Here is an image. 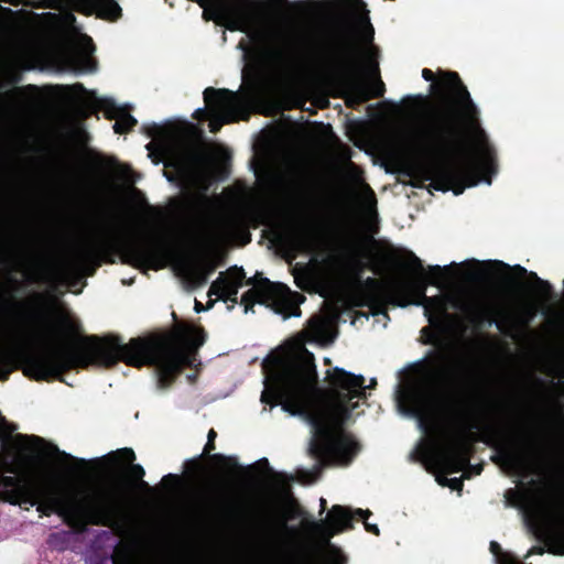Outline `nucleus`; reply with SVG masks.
Masks as SVG:
<instances>
[{
	"instance_id": "29",
	"label": "nucleus",
	"mask_w": 564,
	"mask_h": 564,
	"mask_svg": "<svg viewBox=\"0 0 564 564\" xmlns=\"http://www.w3.org/2000/svg\"><path fill=\"white\" fill-rule=\"evenodd\" d=\"M212 241H213V236H212L210 230L208 229V227L205 224L199 223L196 226V228L193 232V236H192L193 246L198 250H204L210 246Z\"/></svg>"
},
{
	"instance_id": "26",
	"label": "nucleus",
	"mask_w": 564,
	"mask_h": 564,
	"mask_svg": "<svg viewBox=\"0 0 564 564\" xmlns=\"http://www.w3.org/2000/svg\"><path fill=\"white\" fill-rule=\"evenodd\" d=\"M402 411L406 414L419 416L421 414L419 394L411 389L404 390L399 395Z\"/></svg>"
},
{
	"instance_id": "64",
	"label": "nucleus",
	"mask_w": 564,
	"mask_h": 564,
	"mask_svg": "<svg viewBox=\"0 0 564 564\" xmlns=\"http://www.w3.org/2000/svg\"><path fill=\"white\" fill-rule=\"evenodd\" d=\"M26 88H28V89H32V90H33V89H36V87H35V86H33V85H29Z\"/></svg>"
},
{
	"instance_id": "34",
	"label": "nucleus",
	"mask_w": 564,
	"mask_h": 564,
	"mask_svg": "<svg viewBox=\"0 0 564 564\" xmlns=\"http://www.w3.org/2000/svg\"><path fill=\"white\" fill-rule=\"evenodd\" d=\"M216 506L219 507L221 506V509H224L226 511V513L230 514V516H236V514H240L241 513V508H238L237 505H228L227 502L225 503V500L221 499H217L216 501Z\"/></svg>"
},
{
	"instance_id": "36",
	"label": "nucleus",
	"mask_w": 564,
	"mask_h": 564,
	"mask_svg": "<svg viewBox=\"0 0 564 564\" xmlns=\"http://www.w3.org/2000/svg\"><path fill=\"white\" fill-rule=\"evenodd\" d=\"M441 485L448 486L454 490H462L464 484L462 478H443L438 480Z\"/></svg>"
},
{
	"instance_id": "54",
	"label": "nucleus",
	"mask_w": 564,
	"mask_h": 564,
	"mask_svg": "<svg viewBox=\"0 0 564 564\" xmlns=\"http://www.w3.org/2000/svg\"><path fill=\"white\" fill-rule=\"evenodd\" d=\"M217 437V433L214 429H210L208 434H207V440L208 441H214L215 442V438Z\"/></svg>"
},
{
	"instance_id": "11",
	"label": "nucleus",
	"mask_w": 564,
	"mask_h": 564,
	"mask_svg": "<svg viewBox=\"0 0 564 564\" xmlns=\"http://www.w3.org/2000/svg\"><path fill=\"white\" fill-rule=\"evenodd\" d=\"M330 394L336 403L340 414L347 417L352 410L357 408V403L351 401L366 398L365 378L361 375H355L343 368L334 367L326 371ZM377 384L376 379L370 380L368 388Z\"/></svg>"
},
{
	"instance_id": "18",
	"label": "nucleus",
	"mask_w": 564,
	"mask_h": 564,
	"mask_svg": "<svg viewBox=\"0 0 564 564\" xmlns=\"http://www.w3.org/2000/svg\"><path fill=\"white\" fill-rule=\"evenodd\" d=\"M477 264L482 265L486 270H500L505 272L513 271L519 278L528 276L535 289V292L540 300L542 302H547L556 297V294L554 293L552 284L541 279L535 272L528 271L524 267L520 264H516L513 267H510L508 263H505L500 260H489V261H475Z\"/></svg>"
},
{
	"instance_id": "60",
	"label": "nucleus",
	"mask_w": 564,
	"mask_h": 564,
	"mask_svg": "<svg viewBox=\"0 0 564 564\" xmlns=\"http://www.w3.org/2000/svg\"><path fill=\"white\" fill-rule=\"evenodd\" d=\"M544 550L542 547H536V553L543 554Z\"/></svg>"
},
{
	"instance_id": "63",
	"label": "nucleus",
	"mask_w": 564,
	"mask_h": 564,
	"mask_svg": "<svg viewBox=\"0 0 564 564\" xmlns=\"http://www.w3.org/2000/svg\"><path fill=\"white\" fill-rule=\"evenodd\" d=\"M213 305H214V302H213V301H209V302L207 303V308L212 307Z\"/></svg>"
},
{
	"instance_id": "51",
	"label": "nucleus",
	"mask_w": 564,
	"mask_h": 564,
	"mask_svg": "<svg viewBox=\"0 0 564 564\" xmlns=\"http://www.w3.org/2000/svg\"><path fill=\"white\" fill-rule=\"evenodd\" d=\"M466 467H468V470H473L474 474L476 475H479L482 470V466L481 465H476V466H473V465H466Z\"/></svg>"
},
{
	"instance_id": "12",
	"label": "nucleus",
	"mask_w": 564,
	"mask_h": 564,
	"mask_svg": "<svg viewBox=\"0 0 564 564\" xmlns=\"http://www.w3.org/2000/svg\"><path fill=\"white\" fill-rule=\"evenodd\" d=\"M203 9V19L230 31H245L252 15L245 0H212Z\"/></svg>"
},
{
	"instance_id": "4",
	"label": "nucleus",
	"mask_w": 564,
	"mask_h": 564,
	"mask_svg": "<svg viewBox=\"0 0 564 564\" xmlns=\"http://www.w3.org/2000/svg\"><path fill=\"white\" fill-rule=\"evenodd\" d=\"M251 45L243 41L239 47L250 63L243 68V79L250 77L258 85L263 73L286 76L295 69L307 48L308 35L302 31L272 28L254 29L248 33Z\"/></svg>"
},
{
	"instance_id": "14",
	"label": "nucleus",
	"mask_w": 564,
	"mask_h": 564,
	"mask_svg": "<svg viewBox=\"0 0 564 564\" xmlns=\"http://www.w3.org/2000/svg\"><path fill=\"white\" fill-rule=\"evenodd\" d=\"M154 243H162L167 248V256L164 259V268L167 261L176 262L184 271L187 280L194 288H200L208 282L209 275L215 271L216 263L206 258L194 259L178 252L172 245L159 237H151L148 239V246Z\"/></svg>"
},
{
	"instance_id": "38",
	"label": "nucleus",
	"mask_w": 564,
	"mask_h": 564,
	"mask_svg": "<svg viewBox=\"0 0 564 564\" xmlns=\"http://www.w3.org/2000/svg\"><path fill=\"white\" fill-rule=\"evenodd\" d=\"M108 164L111 165V166H117L118 167V174L120 177H124L127 175L128 172H130V167L127 166V165H119L118 161L115 159V158H110L108 160Z\"/></svg>"
},
{
	"instance_id": "27",
	"label": "nucleus",
	"mask_w": 564,
	"mask_h": 564,
	"mask_svg": "<svg viewBox=\"0 0 564 564\" xmlns=\"http://www.w3.org/2000/svg\"><path fill=\"white\" fill-rule=\"evenodd\" d=\"M408 282H401V281H395V282H392L388 285H384L381 281H379L378 279L376 278H371V276H368L367 279H365L362 281V285L366 290H368L369 292H371L373 295H378L382 292H384L389 299V302L391 304H393L392 302V289L394 285L397 284H406Z\"/></svg>"
},
{
	"instance_id": "32",
	"label": "nucleus",
	"mask_w": 564,
	"mask_h": 564,
	"mask_svg": "<svg viewBox=\"0 0 564 564\" xmlns=\"http://www.w3.org/2000/svg\"><path fill=\"white\" fill-rule=\"evenodd\" d=\"M355 514L358 516L360 519H362L365 528H366V530L368 532H370V533H372L375 535H379L380 534V530H379L377 524H370V523L367 522L368 517L371 516L370 510H368V509L367 510L357 509L355 511Z\"/></svg>"
},
{
	"instance_id": "13",
	"label": "nucleus",
	"mask_w": 564,
	"mask_h": 564,
	"mask_svg": "<svg viewBox=\"0 0 564 564\" xmlns=\"http://www.w3.org/2000/svg\"><path fill=\"white\" fill-rule=\"evenodd\" d=\"M204 101L210 108L209 131L217 133L224 124L236 122L240 102L237 93L227 88L207 87L204 93Z\"/></svg>"
},
{
	"instance_id": "50",
	"label": "nucleus",
	"mask_w": 564,
	"mask_h": 564,
	"mask_svg": "<svg viewBox=\"0 0 564 564\" xmlns=\"http://www.w3.org/2000/svg\"><path fill=\"white\" fill-rule=\"evenodd\" d=\"M384 93V84L382 80L379 79L378 82V88L375 91V97H381Z\"/></svg>"
},
{
	"instance_id": "33",
	"label": "nucleus",
	"mask_w": 564,
	"mask_h": 564,
	"mask_svg": "<svg viewBox=\"0 0 564 564\" xmlns=\"http://www.w3.org/2000/svg\"><path fill=\"white\" fill-rule=\"evenodd\" d=\"M506 499L512 507H519L523 501V495L516 489H508L506 492Z\"/></svg>"
},
{
	"instance_id": "52",
	"label": "nucleus",
	"mask_w": 564,
	"mask_h": 564,
	"mask_svg": "<svg viewBox=\"0 0 564 564\" xmlns=\"http://www.w3.org/2000/svg\"><path fill=\"white\" fill-rule=\"evenodd\" d=\"M96 67V63L89 58L85 59V68L88 70H94Z\"/></svg>"
},
{
	"instance_id": "59",
	"label": "nucleus",
	"mask_w": 564,
	"mask_h": 564,
	"mask_svg": "<svg viewBox=\"0 0 564 564\" xmlns=\"http://www.w3.org/2000/svg\"><path fill=\"white\" fill-rule=\"evenodd\" d=\"M505 282H506V283H511V282H513V280H512V278H511L509 274H507V275L505 276Z\"/></svg>"
},
{
	"instance_id": "2",
	"label": "nucleus",
	"mask_w": 564,
	"mask_h": 564,
	"mask_svg": "<svg viewBox=\"0 0 564 564\" xmlns=\"http://www.w3.org/2000/svg\"><path fill=\"white\" fill-rule=\"evenodd\" d=\"M318 376L314 355L303 348L274 376L272 383L261 393V402L281 405L291 415L306 417L322 438L312 453L322 467L330 464L349 465L361 449L360 443L343 430L334 433L315 413Z\"/></svg>"
},
{
	"instance_id": "43",
	"label": "nucleus",
	"mask_w": 564,
	"mask_h": 564,
	"mask_svg": "<svg viewBox=\"0 0 564 564\" xmlns=\"http://www.w3.org/2000/svg\"><path fill=\"white\" fill-rule=\"evenodd\" d=\"M164 484H172L173 486L180 484L181 477L176 474H167L162 478Z\"/></svg>"
},
{
	"instance_id": "28",
	"label": "nucleus",
	"mask_w": 564,
	"mask_h": 564,
	"mask_svg": "<svg viewBox=\"0 0 564 564\" xmlns=\"http://www.w3.org/2000/svg\"><path fill=\"white\" fill-rule=\"evenodd\" d=\"M291 238L294 245L300 248L311 246L315 240V228L311 225L295 228L291 235Z\"/></svg>"
},
{
	"instance_id": "8",
	"label": "nucleus",
	"mask_w": 564,
	"mask_h": 564,
	"mask_svg": "<svg viewBox=\"0 0 564 564\" xmlns=\"http://www.w3.org/2000/svg\"><path fill=\"white\" fill-rule=\"evenodd\" d=\"M410 261L409 268L417 275L406 284H397L392 289L393 305L406 307L408 305L423 306L429 323L434 325L447 313V300L443 295L427 296V285L441 286L448 267L430 265L429 274L424 272L422 260L412 251H406Z\"/></svg>"
},
{
	"instance_id": "55",
	"label": "nucleus",
	"mask_w": 564,
	"mask_h": 564,
	"mask_svg": "<svg viewBox=\"0 0 564 564\" xmlns=\"http://www.w3.org/2000/svg\"><path fill=\"white\" fill-rule=\"evenodd\" d=\"M4 471L9 473V474H15L17 469H15V467L13 465L7 464L6 467H4Z\"/></svg>"
},
{
	"instance_id": "48",
	"label": "nucleus",
	"mask_w": 564,
	"mask_h": 564,
	"mask_svg": "<svg viewBox=\"0 0 564 564\" xmlns=\"http://www.w3.org/2000/svg\"><path fill=\"white\" fill-rule=\"evenodd\" d=\"M215 448H216L215 442L212 440L210 441L207 440V443L205 444V447H204L203 455H209L210 452H213Z\"/></svg>"
},
{
	"instance_id": "22",
	"label": "nucleus",
	"mask_w": 564,
	"mask_h": 564,
	"mask_svg": "<svg viewBox=\"0 0 564 564\" xmlns=\"http://www.w3.org/2000/svg\"><path fill=\"white\" fill-rule=\"evenodd\" d=\"M307 333L313 340L317 343H333L334 336L332 335L330 324L322 316H314L307 322Z\"/></svg>"
},
{
	"instance_id": "42",
	"label": "nucleus",
	"mask_w": 564,
	"mask_h": 564,
	"mask_svg": "<svg viewBox=\"0 0 564 564\" xmlns=\"http://www.w3.org/2000/svg\"><path fill=\"white\" fill-rule=\"evenodd\" d=\"M144 130H145L147 134H148L149 137H151V138H155V137H158L159 134H161V132H162L161 127H160V126H158V124H155V123H153V124H152V126H150V127H145V128H144Z\"/></svg>"
},
{
	"instance_id": "1",
	"label": "nucleus",
	"mask_w": 564,
	"mask_h": 564,
	"mask_svg": "<svg viewBox=\"0 0 564 564\" xmlns=\"http://www.w3.org/2000/svg\"><path fill=\"white\" fill-rule=\"evenodd\" d=\"M422 77L438 100L427 113L415 147L414 167L435 191L460 195L478 185L481 172H497L496 153L480 127L479 109L456 72H443L438 83L430 68Z\"/></svg>"
},
{
	"instance_id": "19",
	"label": "nucleus",
	"mask_w": 564,
	"mask_h": 564,
	"mask_svg": "<svg viewBox=\"0 0 564 564\" xmlns=\"http://www.w3.org/2000/svg\"><path fill=\"white\" fill-rule=\"evenodd\" d=\"M99 108L105 112L107 119L117 120L113 124V131L118 134L128 133L138 124V120L129 113V110L118 106L111 98L100 99Z\"/></svg>"
},
{
	"instance_id": "58",
	"label": "nucleus",
	"mask_w": 564,
	"mask_h": 564,
	"mask_svg": "<svg viewBox=\"0 0 564 564\" xmlns=\"http://www.w3.org/2000/svg\"><path fill=\"white\" fill-rule=\"evenodd\" d=\"M473 429H479V425L477 423H469L468 424V430H473Z\"/></svg>"
},
{
	"instance_id": "31",
	"label": "nucleus",
	"mask_w": 564,
	"mask_h": 564,
	"mask_svg": "<svg viewBox=\"0 0 564 564\" xmlns=\"http://www.w3.org/2000/svg\"><path fill=\"white\" fill-rule=\"evenodd\" d=\"M58 323L65 333L75 334L79 332V324L68 314H64L58 318Z\"/></svg>"
},
{
	"instance_id": "7",
	"label": "nucleus",
	"mask_w": 564,
	"mask_h": 564,
	"mask_svg": "<svg viewBox=\"0 0 564 564\" xmlns=\"http://www.w3.org/2000/svg\"><path fill=\"white\" fill-rule=\"evenodd\" d=\"M319 63L328 77L341 83L356 102L371 98L362 83L360 50L350 24L337 23L327 34Z\"/></svg>"
},
{
	"instance_id": "47",
	"label": "nucleus",
	"mask_w": 564,
	"mask_h": 564,
	"mask_svg": "<svg viewBox=\"0 0 564 564\" xmlns=\"http://www.w3.org/2000/svg\"><path fill=\"white\" fill-rule=\"evenodd\" d=\"M19 438H22V440H26V441H30V442H33L35 444H39V443H43L44 440L40 436H35V435H32V436H28V435H22V434H19L18 435Z\"/></svg>"
},
{
	"instance_id": "24",
	"label": "nucleus",
	"mask_w": 564,
	"mask_h": 564,
	"mask_svg": "<svg viewBox=\"0 0 564 564\" xmlns=\"http://www.w3.org/2000/svg\"><path fill=\"white\" fill-rule=\"evenodd\" d=\"M176 340L192 348H199L206 340V333L203 328L181 327L176 332Z\"/></svg>"
},
{
	"instance_id": "6",
	"label": "nucleus",
	"mask_w": 564,
	"mask_h": 564,
	"mask_svg": "<svg viewBox=\"0 0 564 564\" xmlns=\"http://www.w3.org/2000/svg\"><path fill=\"white\" fill-rule=\"evenodd\" d=\"M243 285H251V289L242 294L240 301L246 313L251 311L256 303H259L272 307L284 318L301 315L299 305L289 299L290 289L286 285L271 282L261 273L247 279L243 268L237 265L219 273V276L212 283L208 295L216 294L221 301L236 304L238 303V291Z\"/></svg>"
},
{
	"instance_id": "53",
	"label": "nucleus",
	"mask_w": 564,
	"mask_h": 564,
	"mask_svg": "<svg viewBox=\"0 0 564 564\" xmlns=\"http://www.w3.org/2000/svg\"><path fill=\"white\" fill-rule=\"evenodd\" d=\"M267 529H268V525L264 521H260L257 523V530L264 532V531H267Z\"/></svg>"
},
{
	"instance_id": "56",
	"label": "nucleus",
	"mask_w": 564,
	"mask_h": 564,
	"mask_svg": "<svg viewBox=\"0 0 564 564\" xmlns=\"http://www.w3.org/2000/svg\"><path fill=\"white\" fill-rule=\"evenodd\" d=\"M319 503H321V513L324 512L327 508V501L325 498H321L319 499Z\"/></svg>"
},
{
	"instance_id": "41",
	"label": "nucleus",
	"mask_w": 564,
	"mask_h": 564,
	"mask_svg": "<svg viewBox=\"0 0 564 564\" xmlns=\"http://www.w3.org/2000/svg\"><path fill=\"white\" fill-rule=\"evenodd\" d=\"M299 564H322V563L313 561V560H304V561L300 562ZM323 564H344V563L340 557H330Z\"/></svg>"
},
{
	"instance_id": "61",
	"label": "nucleus",
	"mask_w": 564,
	"mask_h": 564,
	"mask_svg": "<svg viewBox=\"0 0 564 564\" xmlns=\"http://www.w3.org/2000/svg\"><path fill=\"white\" fill-rule=\"evenodd\" d=\"M76 88H79L80 90H85L84 86L82 84L75 85Z\"/></svg>"
},
{
	"instance_id": "20",
	"label": "nucleus",
	"mask_w": 564,
	"mask_h": 564,
	"mask_svg": "<svg viewBox=\"0 0 564 564\" xmlns=\"http://www.w3.org/2000/svg\"><path fill=\"white\" fill-rule=\"evenodd\" d=\"M113 456L126 464H130L128 477L137 482L134 487L145 491L152 490L151 486L143 479L145 475L144 468L139 464H133L135 460V454L132 448L124 447L118 449L113 453Z\"/></svg>"
},
{
	"instance_id": "57",
	"label": "nucleus",
	"mask_w": 564,
	"mask_h": 564,
	"mask_svg": "<svg viewBox=\"0 0 564 564\" xmlns=\"http://www.w3.org/2000/svg\"><path fill=\"white\" fill-rule=\"evenodd\" d=\"M204 310H205V307L203 306V304H202L200 302L196 301V302H195V311H196L197 313H199V312H202V311H204Z\"/></svg>"
},
{
	"instance_id": "35",
	"label": "nucleus",
	"mask_w": 564,
	"mask_h": 564,
	"mask_svg": "<svg viewBox=\"0 0 564 564\" xmlns=\"http://www.w3.org/2000/svg\"><path fill=\"white\" fill-rule=\"evenodd\" d=\"M113 564H130V558L127 550H117L112 556Z\"/></svg>"
},
{
	"instance_id": "45",
	"label": "nucleus",
	"mask_w": 564,
	"mask_h": 564,
	"mask_svg": "<svg viewBox=\"0 0 564 564\" xmlns=\"http://www.w3.org/2000/svg\"><path fill=\"white\" fill-rule=\"evenodd\" d=\"M65 459L67 460H73L75 462L77 465L79 466H85L87 464V460H85L84 458H76L74 456H72L70 454H67L65 452H62L59 453Z\"/></svg>"
},
{
	"instance_id": "40",
	"label": "nucleus",
	"mask_w": 564,
	"mask_h": 564,
	"mask_svg": "<svg viewBox=\"0 0 564 564\" xmlns=\"http://www.w3.org/2000/svg\"><path fill=\"white\" fill-rule=\"evenodd\" d=\"M13 430L4 417H0V437L10 435Z\"/></svg>"
},
{
	"instance_id": "16",
	"label": "nucleus",
	"mask_w": 564,
	"mask_h": 564,
	"mask_svg": "<svg viewBox=\"0 0 564 564\" xmlns=\"http://www.w3.org/2000/svg\"><path fill=\"white\" fill-rule=\"evenodd\" d=\"M354 513L347 507L334 505L326 520H306L304 525L311 532L321 535L328 542L335 534L352 529Z\"/></svg>"
},
{
	"instance_id": "44",
	"label": "nucleus",
	"mask_w": 564,
	"mask_h": 564,
	"mask_svg": "<svg viewBox=\"0 0 564 564\" xmlns=\"http://www.w3.org/2000/svg\"><path fill=\"white\" fill-rule=\"evenodd\" d=\"M73 137H75L80 142L88 141V133L84 129H77L73 132Z\"/></svg>"
},
{
	"instance_id": "46",
	"label": "nucleus",
	"mask_w": 564,
	"mask_h": 564,
	"mask_svg": "<svg viewBox=\"0 0 564 564\" xmlns=\"http://www.w3.org/2000/svg\"><path fill=\"white\" fill-rule=\"evenodd\" d=\"M489 550L495 556H499L502 554V549L500 544L496 541L490 542Z\"/></svg>"
},
{
	"instance_id": "37",
	"label": "nucleus",
	"mask_w": 564,
	"mask_h": 564,
	"mask_svg": "<svg viewBox=\"0 0 564 564\" xmlns=\"http://www.w3.org/2000/svg\"><path fill=\"white\" fill-rule=\"evenodd\" d=\"M108 14L112 21L117 20L121 15V8L120 6L111 0L107 3Z\"/></svg>"
},
{
	"instance_id": "39",
	"label": "nucleus",
	"mask_w": 564,
	"mask_h": 564,
	"mask_svg": "<svg viewBox=\"0 0 564 564\" xmlns=\"http://www.w3.org/2000/svg\"><path fill=\"white\" fill-rule=\"evenodd\" d=\"M210 115V108L206 105L205 108H198L194 111L193 118L196 120L208 119Z\"/></svg>"
},
{
	"instance_id": "25",
	"label": "nucleus",
	"mask_w": 564,
	"mask_h": 564,
	"mask_svg": "<svg viewBox=\"0 0 564 564\" xmlns=\"http://www.w3.org/2000/svg\"><path fill=\"white\" fill-rule=\"evenodd\" d=\"M147 149L150 151V156H153V153L151 151L152 143L147 144ZM160 158L156 160L155 158H152L154 163L163 162L164 166L167 169H173L176 173L182 174L185 172V162L182 158L177 156L176 154L172 153L169 149L162 148L159 151Z\"/></svg>"
},
{
	"instance_id": "9",
	"label": "nucleus",
	"mask_w": 564,
	"mask_h": 564,
	"mask_svg": "<svg viewBox=\"0 0 564 564\" xmlns=\"http://www.w3.org/2000/svg\"><path fill=\"white\" fill-rule=\"evenodd\" d=\"M499 435L500 430L498 426L488 423L481 429V435L479 437H475V434L464 432L446 443L435 438L425 452H427V454L432 452L437 454L451 473H458L463 470L466 465H469L470 457L474 453L473 442L480 441L489 446H494V442Z\"/></svg>"
},
{
	"instance_id": "3",
	"label": "nucleus",
	"mask_w": 564,
	"mask_h": 564,
	"mask_svg": "<svg viewBox=\"0 0 564 564\" xmlns=\"http://www.w3.org/2000/svg\"><path fill=\"white\" fill-rule=\"evenodd\" d=\"M132 485L122 481L109 489L85 492L79 498H65L50 487L17 476L0 475V501L13 506H36L44 516L58 514L76 532L89 525L122 528L124 501Z\"/></svg>"
},
{
	"instance_id": "23",
	"label": "nucleus",
	"mask_w": 564,
	"mask_h": 564,
	"mask_svg": "<svg viewBox=\"0 0 564 564\" xmlns=\"http://www.w3.org/2000/svg\"><path fill=\"white\" fill-rule=\"evenodd\" d=\"M497 313V310L492 306L474 307L471 310L470 321L476 325L477 328L496 325L501 330L503 322L496 318Z\"/></svg>"
},
{
	"instance_id": "21",
	"label": "nucleus",
	"mask_w": 564,
	"mask_h": 564,
	"mask_svg": "<svg viewBox=\"0 0 564 564\" xmlns=\"http://www.w3.org/2000/svg\"><path fill=\"white\" fill-rule=\"evenodd\" d=\"M209 458L216 463L224 464L236 468L242 477V481L252 482L256 480L253 476V471L257 469V465L264 466L269 471H272L269 466V460L267 458H261L257 464L249 465L248 467H242L238 464L237 459L234 457H228L223 454H214L210 455Z\"/></svg>"
},
{
	"instance_id": "62",
	"label": "nucleus",
	"mask_w": 564,
	"mask_h": 564,
	"mask_svg": "<svg viewBox=\"0 0 564 564\" xmlns=\"http://www.w3.org/2000/svg\"><path fill=\"white\" fill-rule=\"evenodd\" d=\"M554 553H555V554H558V555H564V547H563L561 551H558V552H554Z\"/></svg>"
},
{
	"instance_id": "5",
	"label": "nucleus",
	"mask_w": 564,
	"mask_h": 564,
	"mask_svg": "<svg viewBox=\"0 0 564 564\" xmlns=\"http://www.w3.org/2000/svg\"><path fill=\"white\" fill-rule=\"evenodd\" d=\"M167 253V248L162 243L148 246V239L130 240L118 226L108 223L94 240L79 249L78 258L85 264L87 275L91 276L104 262L115 263L118 254L124 264L159 270L162 269Z\"/></svg>"
},
{
	"instance_id": "15",
	"label": "nucleus",
	"mask_w": 564,
	"mask_h": 564,
	"mask_svg": "<svg viewBox=\"0 0 564 564\" xmlns=\"http://www.w3.org/2000/svg\"><path fill=\"white\" fill-rule=\"evenodd\" d=\"M377 241L370 237L368 243H358L352 251L349 259L351 270L357 275V279H361V273L365 269H370L376 274H380L382 268L388 265L398 264L394 257V250L392 246H389L390 251L379 257L372 253V247L377 246Z\"/></svg>"
},
{
	"instance_id": "49",
	"label": "nucleus",
	"mask_w": 564,
	"mask_h": 564,
	"mask_svg": "<svg viewBox=\"0 0 564 564\" xmlns=\"http://www.w3.org/2000/svg\"><path fill=\"white\" fill-rule=\"evenodd\" d=\"M202 456L203 455H200L197 458H194V459H191V460L186 462V465L191 466L194 470H198L200 468L199 459H200Z\"/></svg>"
},
{
	"instance_id": "30",
	"label": "nucleus",
	"mask_w": 564,
	"mask_h": 564,
	"mask_svg": "<svg viewBox=\"0 0 564 564\" xmlns=\"http://www.w3.org/2000/svg\"><path fill=\"white\" fill-rule=\"evenodd\" d=\"M364 7V14L360 18V23L364 28V37L367 42H372L375 35V29L370 23L369 11L366 9V4L361 2Z\"/></svg>"
},
{
	"instance_id": "17",
	"label": "nucleus",
	"mask_w": 564,
	"mask_h": 564,
	"mask_svg": "<svg viewBox=\"0 0 564 564\" xmlns=\"http://www.w3.org/2000/svg\"><path fill=\"white\" fill-rule=\"evenodd\" d=\"M500 455L503 462L519 475H541L547 467L545 457L542 455L541 451H528L527 448L519 449L506 446L501 448Z\"/></svg>"
},
{
	"instance_id": "10",
	"label": "nucleus",
	"mask_w": 564,
	"mask_h": 564,
	"mask_svg": "<svg viewBox=\"0 0 564 564\" xmlns=\"http://www.w3.org/2000/svg\"><path fill=\"white\" fill-rule=\"evenodd\" d=\"M448 357L444 351H431L430 357L419 364L421 373L431 388L445 386H462L469 383L475 377L474 368L465 362L457 361L451 370L446 367Z\"/></svg>"
}]
</instances>
